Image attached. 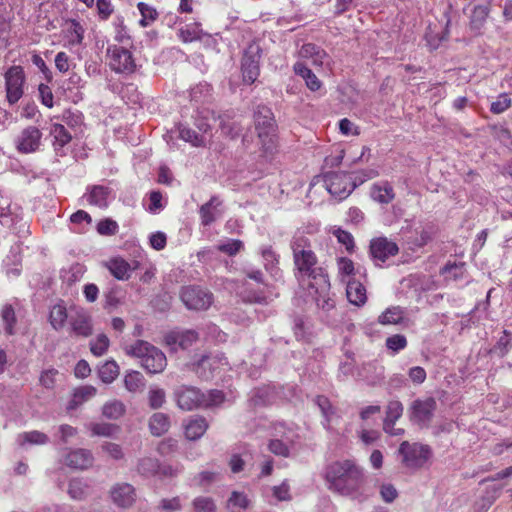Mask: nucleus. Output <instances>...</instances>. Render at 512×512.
Here are the masks:
<instances>
[{
    "label": "nucleus",
    "instance_id": "50",
    "mask_svg": "<svg viewBox=\"0 0 512 512\" xmlns=\"http://www.w3.org/2000/svg\"><path fill=\"white\" fill-rule=\"evenodd\" d=\"M501 489V487L493 486L486 490L480 502H477V505L480 506L483 512H487L496 499H498L501 494Z\"/></svg>",
    "mask_w": 512,
    "mask_h": 512
},
{
    "label": "nucleus",
    "instance_id": "33",
    "mask_svg": "<svg viewBox=\"0 0 512 512\" xmlns=\"http://www.w3.org/2000/svg\"><path fill=\"white\" fill-rule=\"evenodd\" d=\"M89 483L80 478L71 479L68 485V494L74 500H84L90 494Z\"/></svg>",
    "mask_w": 512,
    "mask_h": 512
},
{
    "label": "nucleus",
    "instance_id": "61",
    "mask_svg": "<svg viewBox=\"0 0 512 512\" xmlns=\"http://www.w3.org/2000/svg\"><path fill=\"white\" fill-rule=\"evenodd\" d=\"M386 346L393 352H398L407 346V339L404 335L395 334L386 339Z\"/></svg>",
    "mask_w": 512,
    "mask_h": 512
},
{
    "label": "nucleus",
    "instance_id": "4",
    "mask_svg": "<svg viewBox=\"0 0 512 512\" xmlns=\"http://www.w3.org/2000/svg\"><path fill=\"white\" fill-rule=\"evenodd\" d=\"M125 352L127 355L139 358L142 367L152 374L162 372L167 365L165 354L157 347L143 340H137L134 344L126 346Z\"/></svg>",
    "mask_w": 512,
    "mask_h": 512
},
{
    "label": "nucleus",
    "instance_id": "2",
    "mask_svg": "<svg viewBox=\"0 0 512 512\" xmlns=\"http://www.w3.org/2000/svg\"><path fill=\"white\" fill-rule=\"evenodd\" d=\"M328 488L341 495H352L364 484V474L354 460L345 459L331 463L325 472Z\"/></svg>",
    "mask_w": 512,
    "mask_h": 512
},
{
    "label": "nucleus",
    "instance_id": "58",
    "mask_svg": "<svg viewBox=\"0 0 512 512\" xmlns=\"http://www.w3.org/2000/svg\"><path fill=\"white\" fill-rule=\"evenodd\" d=\"M97 14L100 20L106 21L114 13V6L111 0H95Z\"/></svg>",
    "mask_w": 512,
    "mask_h": 512
},
{
    "label": "nucleus",
    "instance_id": "56",
    "mask_svg": "<svg viewBox=\"0 0 512 512\" xmlns=\"http://www.w3.org/2000/svg\"><path fill=\"white\" fill-rule=\"evenodd\" d=\"M241 299L249 304H267V297L262 291L244 290L241 293Z\"/></svg>",
    "mask_w": 512,
    "mask_h": 512
},
{
    "label": "nucleus",
    "instance_id": "30",
    "mask_svg": "<svg viewBox=\"0 0 512 512\" xmlns=\"http://www.w3.org/2000/svg\"><path fill=\"white\" fill-rule=\"evenodd\" d=\"M212 99V87L207 82H201L190 89V100L194 104H206Z\"/></svg>",
    "mask_w": 512,
    "mask_h": 512
},
{
    "label": "nucleus",
    "instance_id": "53",
    "mask_svg": "<svg viewBox=\"0 0 512 512\" xmlns=\"http://www.w3.org/2000/svg\"><path fill=\"white\" fill-rule=\"evenodd\" d=\"M114 27H115V36H114L115 41H117L118 43H121V44H126V45L130 44L131 39L128 34L127 28L124 25L123 18L118 17L116 19V21L114 22Z\"/></svg>",
    "mask_w": 512,
    "mask_h": 512
},
{
    "label": "nucleus",
    "instance_id": "7",
    "mask_svg": "<svg viewBox=\"0 0 512 512\" xmlns=\"http://www.w3.org/2000/svg\"><path fill=\"white\" fill-rule=\"evenodd\" d=\"M437 402L433 397L424 399L417 398L412 401L408 408L409 420L420 428H428L434 417Z\"/></svg>",
    "mask_w": 512,
    "mask_h": 512
},
{
    "label": "nucleus",
    "instance_id": "60",
    "mask_svg": "<svg viewBox=\"0 0 512 512\" xmlns=\"http://www.w3.org/2000/svg\"><path fill=\"white\" fill-rule=\"evenodd\" d=\"M511 106V99L506 93L498 96L497 100L491 103L490 111L494 114H501Z\"/></svg>",
    "mask_w": 512,
    "mask_h": 512
},
{
    "label": "nucleus",
    "instance_id": "6",
    "mask_svg": "<svg viewBox=\"0 0 512 512\" xmlns=\"http://www.w3.org/2000/svg\"><path fill=\"white\" fill-rule=\"evenodd\" d=\"M262 49L259 44L252 42L243 51L241 58V74L245 84H253L260 75Z\"/></svg>",
    "mask_w": 512,
    "mask_h": 512
},
{
    "label": "nucleus",
    "instance_id": "57",
    "mask_svg": "<svg viewBox=\"0 0 512 512\" xmlns=\"http://www.w3.org/2000/svg\"><path fill=\"white\" fill-rule=\"evenodd\" d=\"M198 114L200 117L196 119L195 125L203 134H205L211 130V124L209 123V120L210 118L213 120L215 119L214 113L203 109L201 111L198 110Z\"/></svg>",
    "mask_w": 512,
    "mask_h": 512
},
{
    "label": "nucleus",
    "instance_id": "28",
    "mask_svg": "<svg viewBox=\"0 0 512 512\" xmlns=\"http://www.w3.org/2000/svg\"><path fill=\"white\" fill-rule=\"evenodd\" d=\"M446 281H459L466 275V265L464 262H448L440 270Z\"/></svg>",
    "mask_w": 512,
    "mask_h": 512
},
{
    "label": "nucleus",
    "instance_id": "18",
    "mask_svg": "<svg viewBox=\"0 0 512 512\" xmlns=\"http://www.w3.org/2000/svg\"><path fill=\"white\" fill-rule=\"evenodd\" d=\"M113 502L123 508L130 507L135 499L136 493L134 487L129 483H117L110 491Z\"/></svg>",
    "mask_w": 512,
    "mask_h": 512
},
{
    "label": "nucleus",
    "instance_id": "10",
    "mask_svg": "<svg viewBox=\"0 0 512 512\" xmlns=\"http://www.w3.org/2000/svg\"><path fill=\"white\" fill-rule=\"evenodd\" d=\"M324 182L329 193L338 200L347 198L357 187L356 182H351V176L344 172H328Z\"/></svg>",
    "mask_w": 512,
    "mask_h": 512
},
{
    "label": "nucleus",
    "instance_id": "34",
    "mask_svg": "<svg viewBox=\"0 0 512 512\" xmlns=\"http://www.w3.org/2000/svg\"><path fill=\"white\" fill-rule=\"evenodd\" d=\"M49 437L43 432L33 430L28 432H22L17 436V443L24 447L26 444L30 445H46L49 443Z\"/></svg>",
    "mask_w": 512,
    "mask_h": 512
},
{
    "label": "nucleus",
    "instance_id": "43",
    "mask_svg": "<svg viewBox=\"0 0 512 512\" xmlns=\"http://www.w3.org/2000/svg\"><path fill=\"white\" fill-rule=\"evenodd\" d=\"M1 319L7 334H14V326L16 324L15 310L10 304H5L1 309Z\"/></svg>",
    "mask_w": 512,
    "mask_h": 512
},
{
    "label": "nucleus",
    "instance_id": "12",
    "mask_svg": "<svg viewBox=\"0 0 512 512\" xmlns=\"http://www.w3.org/2000/svg\"><path fill=\"white\" fill-rule=\"evenodd\" d=\"M107 54L110 56V67L117 73H133L136 68V64L132 53L125 47L122 46H109Z\"/></svg>",
    "mask_w": 512,
    "mask_h": 512
},
{
    "label": "nucleus",
    "instance_id": "8",
    "mask_svg": "<svg viewBox=\"0 0 512 512\" xmlns=\"http://www.w3.org/2000/svg\"><path fill=\"white\" fill-rule=\"evenodd\" d=\"M180 298L190 310H207L213 303L214 297L211 291L200 286L182 287Z\"/></svg>",
    "mask_w": 512,
    "mask_h": 512
},
{
    "label": "nucleus",
    "instance_id": "42",
    "mask_svg": "<svg viewBox=\"0 0 512 512\" xmlns=\"http://www.w3.org/2000/svg\"><path fill=\"white\" fill-rule=\"evenodd\" d=\"M179 137L184 141L191 143L195 147L205 146V137L203 134H198L189 127L180 126Z\"/></svg>",
    "mask_w": 512,
    "mask_h": 512
},
{
    "label": "nucleus",
    "instance_id": "13",
    "mask_svg": "<svg viewBox=\"0 0 512 512\" xmlns=\"http://www.w3.org/2000/svg\"><path fill=\"white\" fill-rule=\"evenodd\" d=\"M177 405L182 410H193L202 407L204 393L192 386H181L175 391Z\"/></svg>",
    "mask_w": 512,
    "mask_h": 512
},
{
    "label": "nucleus",
    "instance_id": "52",
    "mask_svg": "<svg viewBox=\"0 0 512 512\" xmlns=\"http://www.w3.org/2000/svg\"><path fill=\"white\" fill-rule=\"evenodd\" d=\"M166 401V393L162 388L152 387L148 392V402L152 409H159Z\"/></svg>",
    "mask_w": 512,
    "mask_h": 512
},
{
    "label": "nucleus",
    "instance_id": "39",
    "mask_svg": "<svg viewBox=\"0 0 512 512\" xmlns=\"http://www.w3.org/2000/svg\"><path fill=\"white\" fill-rule=\"evenodd\" d=\"M51 135L54 138L56 150L63 148L72 139L70 133L62 124H54L51 128Z\"/></svg>",
    "mask_w": 512,
    "mask_h": 512
},
{
    "label": "nucleus",
    "instance_id": "38",
    "mask_svg": "<svg viewBox=\"0 0 512 512\" xmlns=\"http://www.w3.org/2000/svg\"><path fill=\"white\" fill-rule=\"evenodd\" d=\"M99 378L104 383H112L119 375V366L114 360L105 362L98 370Z\"/></svg>",
    "mask_w": 512,
    "mask_h": 512
},
{
    "label": "nucleus",
    "instance_id": "11",
    "mask_svg": "<svg viewBox=\"0 0 512 512\" xmlns=\"http://www.w3.org/2000/svg\"><path fill=\"white\" fill-rule=\"evenodd\" d=\"M70 334L75 337L88 338L94 333L91 313L83 307H74L69 316Z\"/></svg>",
    "mask_w": 512,
    "mask_h": 512
},
{
    "label": "nucleus",
    "instance_id": "40",
    "mask_svg": "<svg viewBox=\"0 0 512 512\" xmlns=\"http://www.w3.org/2000/svg\"><path fill=\"white\" fill-rule=\"evenodd\" d=\"M137 471L143 476L150 477L159 473L160 464L155 458L145 457L139 460Z\"/></svg>",
    "mask_w": 512,
    "mask_h": 512
},
{
    "label": "nucleus",
    "instance_id": "3",
    "mask_svg": "<svg viewBox=\"0 0 512 512\" xmlns=\"http://www.w3.org/2000/svg\"><path fill=\"white\" fill-rule=\"evenodd\" d=\"M255 128L258 131V145L264 156L272 155L276 150L275 120L271 109L258 105L254 111Z\"/></svg>",
    "mask_w": 512,
    "mask_h": 512
},
{
    "label": "nucleus",
    "instance_id": "48",
    "mask_svg": "<svg viewBox=\"0 0 512 512\" xmlns=\"http://www.w3.org/2000/svg\"><path fill=\"white\" fill-rule=\"evenodd\" d=\"M124 385L129 392H137L144 386V377L138 371H131L124 377Z\"/></svg>",
    "mask_w": 512,
    "mask_h": 512
},
{
    "label": "nucleus",
    "instance_id": "20",
    "mask_svg": "<svg viewBox=\"0 0 512 512\" xmlns=\"http://www.w3.org/2000/svg\"><path fill=\"white\" fill-rule=\"evenodd\" d=\"M93 461L94 457L91 451L82 448L70 451L65 458V463L67 466L81 470L91 467Z\"/></svg>",
    "mask_w": 512,
    "mask_h": 512
},
{
    "label": "nucleus",
    "instance_id": "29",
    "mask_svg": "<svg viewBox=\"0 0 512 512\" xmlns=\"http://www.w3.org/2000/svg\"><path fill=\"white\" fill-rule=\"evenodd\" d=\"M293 70L296 75L301 76L305 80L306 86L311 91H317L320 89L321 81L303 62H296Z\"/></svg>",
    "mask_w": 512,
    "mask_h": 512
},
{
    "label": "nucleus",
    "instance_id": "44",
    "mask_svg": "<svg viewBox=\"0 0 512 512\" xmlns=\"http://www.w3.org/2000/svg\"><path fill=\"white\" fill-rule=\"evenodd\" d=\"M404 318V312L400 307H391L386 309L378 318L381 324H398Z\"/></svg>",
    "mask_w": 512,
    "mask_h": 512
},
{
    "label": "nucleus",
    "instance_id": "16",
    "mask_svg": "<svg viewBox=\"0 0 512 512\" xmlns=\"http://www.w3.org/2000/svg\"><path fill=\"white\" fill-rule=\"evenodd\" d=\"M224 213L223 201L218 196H212L208 202L199 209L201 224L210 226Z\"/></svg>",
    "mask_w": 512,
    "mask_h": 512
},
{
    "label": "nucleus",
    "instance_id": "64",
    "mask_svg": "<svg viewBox=\"0 0 512 512\" xmlns=\"http://www.w3.org/2000/svg\"><path fill=\"white\" fill-rule=\"evenodd\" d=\"M315 403L319 407L323 417L325 418L326 425L330 422V417L333 414V408L329 399L325 396H317Z\"/></svg>",
    "mask_w": 512,
    "mask_h": 512
},
{
    "label": "nucleus",
    "instance_id": "22",
    "mask_svg": "<svg viewBox=\"0 0 512 512\" xmlns=\"http://www.w3.org/2000/svg\"><path fill=\"white\" fill-rule=\"evenodd\" d=\"M370 195L374 201L380 204H389L395 198L393 186L388 181L374 183Z\"/></svg>",
    "mask_w": 512,
    "mask_h": 512
},
{
    "label": "nucleus",
    "instance_id": "27",
    "mask_svg": "<svg viewBox=\"0 0 512 512\" xmlns=\"http://www.w3.org/2000/svg\"><path fill=\"white\" fill-rule=\"evenodd\" d=\"M170 428V418L167 414L157 412L149 419V429L153 436H162Z\"/></svg>",
    "mask_w": 512,
    "mask_h": 512
},
{
    "label": "nucleus",
    "instance_id": "62",
    "mask_svg": "<svg viewBox=\"0 0 512 512\" xmlns=\"http://www.w3.org/2000/svg\"><path fill=\"white\" fill-rule=\"evenodd\" d=\"M101 449L114 460H121L124 458L122 447L117 443L104 442L101 445Z\"/></svg>",
    "mask_w": 512,
    "mask_h": 512
},
{
    "label": "nucleus",
    "instance_id": "63",
    "mask_svg": "<svg viewBox=\"0 0 512 512\" xmlns=\"http://www.w3.org/2000/svg\"><path fill=\"white\" fill-rule=\"evenodd\" d=\"M334 235L336 236L338 242L343 244L349 253L353 252L355 245L354 238L351 233L339 228L334 231Z\"/></svg>",
    "mask_w": 512,
    "mask_h": 512
},
{
    "label": "nucleus",
    "instance_id": "37",
    "mask_svg": "<svg viewBox=\"0 0 512 512\" xmlns=\"http://www.w3.org/2000/svg\"><path fill=\"white\" fill-rule=\"evenodd\" d=\"M125 412L126 407L120 400L108 401L102 407L103 416L112 420L121 418Z\"/></svg>",
    "mask_w": 512,
    "mask_h": 512
},
{
    "label": "nucleus",
    "instance_id": "5",
    "mask_svg": "<svg viewBox=\"0 0 512 512\" xmlns=\"http://www.w3.org/2000/svg\"><path fill=\"white\" fill-rule=\"evenodd\" d=\"M399 453L402 455L403 464L410 469H420L431 459L433 452L429 445L421 443L400 444Z\"/></svg>",
    "mask_w": 512,
    "mask_h": 512
},
{
    "label": "nucleus",
    "instance_id": "9",
    "mask_svg": "<svg viewBox=\"0 0 512 512\" xmlns=\"http://www.w3.org/2000/svg\"><path fill=\"white\" fill-rule=\"evenodd\" d=\"M6 101L9 105L16 104L24 94L25 73L19 65L11 66L4 74Z\"/></svg>",
    "mask_w": 512,
    "mask_h": 512
},
{
    "label": "nucleus",
    "instance_id": "47",
    "mask_svg": "<svg viewBox=\"0 0 512 512\" xmlns=\"http://www.w3.org/2000/svg\"><path fill=\"white\" fill-rule=\"evenodd\" d=\"M193 512H216V504L213 498L198 496L191 503Z\"/></svg>",
    "mask_w": 512,
    "mask_h": 512
},
{
    "label": "nucleus",
    "instance_id": "17",
    "mask_svg": "<svg viewBox=\"0 0 512 512\" xmlns=\"http://www.w3.org/2000/svg\"><path fill=\"white\" fill-rule=\"evenodd\" d=\"M105 266L116 279L124 281L130 278L132 271L138 269L139 263L138 261H133L130 264L124 258L118 256L109 259Z\"/></svg>",
    "mask_w": 512,
    "mask_h": 512
},
{
    "label": "nucleus",
    "instance_id": "25",
    "mask_svg": "<svg viewBox=\"0 0 512 512\" xmlns=\"http://www.w3.org/2000/svg\"><path fill=\"white\" fill-rule=\"evenodd\" d=\"M97 389L91 385L78 387L74 390L72 399L70 400L67 409L74 410L84 402L88 401L96 395Z\"/></svg>",
    "mask_w": 512,
    "mask_h": 512
},
{
    "label": "nucleus",
    "instance_id": "1",
    "mask_svg": "<svg viewBox=\"0 0 512 512\" xmlns=\"http://www.w3.org/2000/svg\"><path fill=\"white\" fill-rule=\"evenodd\" d=\"M295 277L300 283L308 287L313 284L320 285L322 291L328 288V274L318 263V258L311 248L310 240L303 236H294L291 241Z\"/></svg>",
    "mask_w": 512,
    "mask_h": 512
},
{
    "label": "nucleus",
    "instance_id": "36",
    "mask_svg": "<svg viewBox=\"0 0 512 512\" xmlns=\"http://www.w3.org/2000/svg\"><path fill=\"white\" fill-rule=\"evenodd\" d=\"M178 37L185 43L200 40L202 37V29L200 23L185 25L178 30Z\"/></svg>",
    "mask_w": 512,
    "mask_h": 512
},
{
    "label": "nucleus",
    "instance_id": "41",
    "mask_svg": "<svg viewBox=\"0 0 512 512\" xmlns=\"http://www.w3.org/2000/svg\"><path fill=\"white\" fill-rule=\"evenodd\" d=\"M137 8L141 14L140 25L142 27H148L158 18V12L153 7L144 2H139Z\"/></svg>",
    "mask_w": 512,
    "mask_h": 512
},
{
    "label": "nucleus",
    "instance_id": "23",
    "mask_svg": "<svg viewBox=\"0 0 512 512\" xmlns=\"http://www.w3.org/2000/svg\"><path fill=\"white\" fill-rule=\"evenodd\" d=\"M65 35L70 46L81 45L84 39L85 28L76 19H67L65 22Z\"/></svg>",
    "mask_w": 512,
    "mask_h": 512
},
{
    "label": "nucleus",
    "instance_id": "46",
    "mask_svg": "<svg viewBox=\"0 0 512 512\" xmlns=\"http://www.w3.org/2000/svg\"><path fill=\"white\" fill-rule=\"evenodd\" d=\"M93 436L112 437L118 430L117 425L111 423H90L88 426Z\"/></svg>",
    "mask_w": 512,
    "mask_h": 512
},
{
    "label": "nucleus",
    "instance_id": "26",
    "mask_svg": "<svg viewBox=\"0 0 512 512\" xmlns=\"http://www.w3.org/2000/svg\"><path fill=\"white\" fill-rule=\"evenodd\" d=\"M207 428L208 423L205 418H191L185 426V436L189 440H197L203 436Z\"/></svg>",
    "mask_w": 512,
    "mask_h": 512
},
{
    "label": "nucleus",
    "instance_id": "15",
    "mask_svg": "<svg viewBox=\"0 0 512 512\" xmlns=\"http://www.w3.org/2000/svg\"><path fill=\"white\" fill-rule=\"evenodd\" d=\"M398 245L386 237H379L370 242V254L376 261L385 262L389 257L397 255Z\"/></svg>",
    "mask_w": 512,
    "mask_h": 512
},
{
    "label": "nucleus",
    "instance_id": "55",
    "mask_svg": "<svg viewBox=\"0 0 512 512\" xmlns=\"http://www.w3.org/2000/svg\"><path fill=\"white\" fill-rule=\"evenodd\" d=\"M244 247V244L241 240L238 239H229L226 242L220 243L218 245V250L229 255L234 256L238 252H240Z\"/></svg>",
    "mask_w": 512,
    "mask_h": 512
},
{
    "label": "nucleus",
    "instance_id": "51",
    "mask_svg": "<svg viewBox=\"0 0 512 512\" xmlns=\"http://www.w3.org/2000/svg\"><path fill=\"white\" fill-rule=\"evenodd\" d=\"M109 338L105 334H99L96 339L90 341V350L95 356H102L109 347Z\"/></svg>",
    "mask_w": 512,
    "mask_h": 512
},
{
    "label": "nucleus",
    "instance_id": "59",
    "mask_svg": "<svg viewBox=\"0 0 512 512\" xmlns=\"http://www.w3.org/2000/svg\"><path fill=\"white\" fill-rule=\"evenodd\" d=\"M10 20L5 15L0 14V48H7L10 38Z\"/></svg>",
    "mask_w": 512,
    "mask_h": 512
},
{
    "label": "nucleus",
    "instance_id": "54",
    "mask_svg": "<svg viewBox=\"0 0 512 512\" xmlns=\"http://www.w3.org/2000/svg\"><path fill=\"white\" fill-rule=\"evenodd\" d=\"M337 268H338V274L341 277V280L343 282H344L345 277L353 276L354 272H355V267H354L353 261L347 257L338 258Z\"/></svg>",
    "mask_w": 512,
    "mask_h": 512
},
{
    "label": "nucleus",
    "instance_id": "14",
    "mask_svg": "<svg viewBox=\"0 0 512 512\" xmlns=\"http://www.w3.org/2000/svg\"><path fill=\"white\" fill-rule=\"evenodd\" d=\"M41 137L42 133L38 128L29 126L17 137L16 147L21 153L35 152L40 146Z\"/></svg>",
    "mask_w": 512,
    "mask_h": 512
},
{
    "label": "nucleus",
    "instance_id": "49",
    "mask_svg": "<svg viewBox=\"0 0 512 512\" xmlns=\"http://www.w3.org/2000/svg\"><path fill=\"white\" fill-rule=\"evenodd\" d=\"M404 407L399 400L389 401L386 407V417L383 422H396L403 415Z\"/></svg>",
    "mask_w": 512,
    "mask_h": 512
},
{
    "label": "nucleus",
    "instance_id": "45",
    "mask_svg": "<svg viewBox=\"0 0 512 512\" xmlns=\"http://www.w3.org/2000/svg\"><path fill=\"white\" fill-rule=\"evenodd\" d=\"M489 13L488 5H477L474 7L471 17H470V25L473 29L479 30Z\"/></svg>",
    "mask_w": 512,
    "mask_h": 512
},
{
    "label": "nucleus",
    "instance_id": "24",
    "mask_svg": "<svg viewBox=\"0 0 512 512\" xmlns=\"http://www.w3.org/2000/svg\"><path fill=\"white\" fill-rule=\"evenodd\" d=\"M69 316L66 306L63 301H60L51 307L49 312V322L56 331H59L65 327L69 320Z\"/></svg>",
    "mask_w": 512,
    "mask_h": 512
},
{
    "label": "nucleus",
    "instance_id": "19",
    "mask_svg": "<svg viewBox=\"0 0 512 512\" xmlns=\"http://www.w3.org/2000/svg\"><path fill=\"white\" fill-rule=\"evenodd\" d=\"M223 360L227 364L226 359L218 355H204L194 364L193 370L200 378L209 380L213 377L214 371L219 368Z\"/></svg>",
    "mask_w": 512,
    "mask_h": 512
},
{
    "label": "nucleus",
    "instance_id": "31",
    "mask_svg": "<svg viewBox=\"0 0 512 512\" xmlns=\"http://www.w3.org/2000/svg\"><path fill=\"white\" fill-rule=\"evenodd\" d=\"M109 194L110 189L108 187L102 185H94L90 188L89 194L87 195V201L91 205H95L101 208L107 207Z\"/></svg>",
    "mask_w": 512,
    "mask_h": 512
},
{
    "label": "nucleus",
    "instance_id": "32",
    "mask_svg": "<svg viewBox=\"0 0 512 512\" xmlns=\"http://www.w3.org/2000/svg\"><path fill=\"white\" fill-rule=\"evenodd\" d=\"M309 288L312 290L310 291V294L313 295L315 298L316 304L318 307L322 308L323 310L329 311L334 307V301L330 298L329 292H330V281L328 280V288L327 290L322 291L320 288V285L313 284L312 286H309Z\"/></svg>",
    "mask_w": 512,
    "mask_h": 512
},
{
    "label": "nucleus",
    "instance_id": "21",
    "mask_svg": "<svg viewBox=\"0 0 512 512\" xmlns=\"http://www.w3.org/2000/svg\"><path fill=\"white\" fill-rule=\"evenodd\" d=\"M346 295L348 301L358 307L363 306L367 301L365 286L354 278L346 282Z\"/></svg>",
    "mask_w": 512,
    "mask_h": 512
},
{
    "label": "nucleus",
    "instance_id": "35",
    "mask_svg": "<svg viewBox=\"0 0 512 512\" xmlns=\"http://www.w3.org/2000/svg\"><path fill=\"white\" fill-rule=\"evenodd\" d=\"M198 339V333L194 330H187L181 333L171 334L167 337L168 344L178 345L181 349H187Z\"/></svg>",
    "mask_w": 512,
    "mask_h": 512
}]
</instances>
